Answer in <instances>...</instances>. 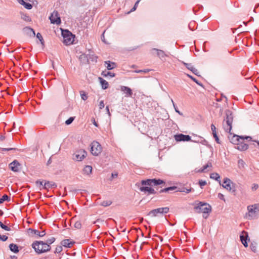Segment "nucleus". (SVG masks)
I'll return each mask as SVG.
<instances>
[{
    "mask_svg": "<svg viewBox=\"0 0 259 259\" xmlns=\"http://www.w3.org/2000/svg\"><path fill=\"white\" fill-rule=\"evenodd\" d=\"M196 141H197V140ZM198 141V142H200L202 143L203 145H206V143H207V141L204 139L202 140L201 141H199V140Z\"/></svg>",
    "mask_w": 259,
    "mask_h": 259,
    "instance_id": "61",
    "label": "nucleus"
},
{
    "mask_svg": "<svg viewBox=\"0 0 259 259\" xmlns=\"http://www.w3.org/2000/svg\"><path fill=\"white\" fill-rule=\"evenodd\" d=\"M74 244V242L70 241L69 239H65L61 241V244L66 247L70 248Z\"/></svg>",
    "mask_w": 259,
    "mask_h": 259,
    "instance_id": "19",
    "label": "nucleus"
},
{
    "mask_svg": "<svg viewBox=\"0 0 259 259\" xmlns=\"http://www.w3.org/2000/svg\"><path fill=\"white\" fill-rule=\"evenodd\" d=\"M249 217L254 218L259 213V203H256L253 205L247 206Z\"/></svg>",
    "mask_w": 259,
    "mask_h": 259,
    "instance_id": "5",
    "label": "nucleus"
},
{
    "mask_svg": "<svg viewBox=\"0 0 259 259\" xmlns=\"http://www.w3.org/2000/svg\"><path fill=\"white\" fill-rule=\"evenodd\" d=\"M240 240H241L242 243L243 244V245L245 247H247V246H248V243H247L248 236H247V234L245 233V235H243V234L241 235L240 236Z\"/></svg>",
    "mask_w": 259,
    "mask_h": 259,
    "instance_id": "24",
    "label": "nucleus"
},
{
    "mask_svg": "<svg viewBox=\"0 0 259 259\" xmlns=\"http://www.w3.org/2000/svg\"><path fill=\"white\" fill-rule=\"evenodd\" d=\"M62 251V246H57L56 248L55 253H59Z\"/></svg>",
    "mask_w": 259,
    "mask_h": 259,
    "instance_id": "42",
    "label": "nucleus"
},
{
    "mask_svg": "<svg viewBox=\"0 0 259 259\" xmlns=\"http://www.w3.org/2000/svg\"><path fill=\"white\" fill-rule=\"evenodd\" d=\"M159 213L161 214V209L160 208H158L157 209H153L151 210L149 213L148 215H151L152 217H156L157 214Z\"/></svg>",
    "mask_w": 259,
    "mask_h": 259,
    "instance_id": "25",
    "label": "nucleus"
},
{
    "mask_svg": "<svg viewBox=\"0 0 259 259\" xmlns=\"http://www.w3.org/2000/svg\"><path fill=\"white\" fill-rule=\"evenodd\" d=\"M194 209L198 213H208L211 211V206L208 204L200 202Z\"/></svg>",
    "mask_w": 259,
    "mask_h": 259,
    "instance_id": "3",
    "label": "nucleus"
},
{
    "mask_svg": "<svg viewBox=\"0 0 259 259\" xmlns=\"http://www.w3.org/2000/svg\"><path fill=\"white\" fill-rule=\"evenodd\" d=\"M228 138L229 139L231 143L236 145L239 142H240V140L244 141L245 139L250 141L252 139L251 137L250 136H239L237 135L228 136Z\"/></svg>",
    "mask_w": 259,
    "mask_h": 259,
    "instance_id": "4",
    "label": "nucleus"
},
{
    "mask_svg": "<svg viewBox=\"0 0 259 259\" xmlns=\"http://www.w3.org/2000/svg\"><path fill=\"white\" fill-rule=\"evenodd\" d=\"M74 119V117H70L69 119H68L67 120H66L65 124L67 125H69V124H71L73 122Z\"/></svg>",
    "mask_w": 259,
    "mask_h": 259,
    "instance_id": "40",
    "label": "nucleus"
},
{
    "mask_svg": "<svg viewBox=\"0 0 259 259\" xmlns=\"http://www.w3.org/2000/svg\"><path fill=\"white\" fill-rule=\"evenodd\" d=\"M164 182L161 179H146V180H142L141 183H137L136 186L139 189L141 192L148 194H155V190L149 187V186H152V184L154 186L159 185Z\"/></svg>",
    "mask_w": 259,
    "mask_h": 259,
    "instance_id": "1",
    "label": "nucleus"
},
{
    "mask_svg": "<svg viewBox=\"0 0 259 259\" xmlns=\"http://www.w3.org/2000/svg\"><path fill=\"white\" fill-rule=\"evenodd\" d=\"M258 188V185L256 184H253L252 186V190L255 191Z\"/></svg>",
    "mask_w": 259,
    "mask_h": 259,
    "instance_id": "55",
    "label": "nucleus"
},
{
    "mask_svg": "<svg viewBox=\"0 0 259 259\" xmlns=\"http://www.w3.org/2000/svg\"><path fill=\"white\" fill-rule=\"evenodd\" d=\"M228 190L234 194L235 191V187L234 184L231 182L230 179H228Z\"/></svg>",
    "mask_w": 259,
    "mask_h": 259,
    "instance_id": "23",
    "label": "nucleus"
},
{
    "mask_svg": "<svg viewBox=\"0 0 259 259\" xmlns=\"http://www.w3.org/2000/svg\"><path fill=\"white\" fill-rule=\"evenodd\" d=\"M5 139V136H4L3 135L0 136V141H3Z\"/></svg>",
    "mask_w": 259,
    "mask_h": 259,
    "instance_id": "64",
    "label": "nucleus"
},
{
    "mask_svg": "<svg viewBox=\"0 0 259 259\" xmlns=\"http://www.w3.org/2000/svg\"><path fill=\"white\" fill-rule=\"evenodd\" d=\"M211 128L212 131V134H214V133H216V131H215L216 128L213 124H212L211 125Z\"/></svg>",
    "mask_w": 259,
    "mask_h": 259,
    "instance_id": "58",
    "label": "nucleus"
},
{
    "mask_svg": "<svg viewBox=\"0 0 259 259\" xmlns=\"http://www.w3.org/2000/svg\"><path fill=\"white\" fill-rule=\"evenodd\" d=\"M194 74H195V75H197V76H200V75L199 74V71L198 70L195 68V67H193L192 68V71H191Z\"/></svg>",
    "mask_w": 259,
    "mask_h": 259,
    "instance_id": "49",
    "label": "nucleus"
},
{
    "mask_svg": "<svg viewBox=\"0 0 259 259\" xmlns=\"http://www.w3.org/2000/svg\"><path fill=\"white\" fill-rule=\"evenodd\" d=\"M188 76L192 79L194 81H195L197 84L199 85H202V84L199 82V81L194 77H193L191 75H188Z\"/></svg>",
    "mask_w": 259,
    "mask_h": 259,
    "instance_id": "46",
    "label": "nucleus"
},
{
    "mask_svg": "<svg viewBox=\"0 0 259 259\" xmlns=\"http://www.w3.org/2000/svg\"><path fill=\"white\" fill-rule=\"evenodd\" d=\"M91 151L93 155L98 156L102 152L100 144L97 141L93 142L91 144Z\"/></svg>",
    "mask_w": 259,
    "mask_h": 259,
    "instance_id": "6",
    "label": "nucleus"
},
{
    "mask_svg": "<svg viewBox=\"0 0 259 259\" xmlns=\"http://www.w3.org/2000/svg\"><path fill=\"white\" fill-rule=\"evenodd\" d=\"M87 153V152L82 149H80L79 150L77 151L73 155V159L75 160L76 161H81L86 156Z\"/></svg>",
    "mask_w": 259,
    "mask_h": 259,
    "instance_id": "9",
    "label": "nucleus"
},
{
    "mask_svg": "<svg viewBox=\"0 0 259 259\" xmlns=\"http://www.w3.org/2000/svg\"><path fill=\"white\" fill-rule=\"evenodd\" d=\"M170 191H176L177 192H178L179 191V188H178L176 186H171L165 188H164L163 189H161L159 192L162 193V192H168Z\"/></svg>",
    "mask_w": 259,
    "mask_h": 259,
    "instance_id": "20",
    "label": "nucleus"
},
{
    "mask_svg": "<svg viewBox=\"0 0 259 259\" xmlns=\"http://www.w3.org/2000/svg\"><path fill=\"white\" fill-rule=\"evenodd\" d=\"M8 237L6 235H3L1 236V240L3 241H6L8 239Z\"/></svg>",
    "mask_w": 259,
    "mask_h": 259,
    "instance_id": "59",
    "label": "nucleus"
},
{
    "mask_svg": "<svg viewBox=\"0 0 259 259\" xmlns=\"http://www.w3.org/2000/svg\"><path fill=\"white\" fill-rule=\"evenodd\" d=\"M51 22L53 24H59L61 23V19L57 11H54L50 16Z\"/></svg>",
    "mask_w": 259,
    "mask_h": 259,
    "instance_id": "10",
    "label": "nucleus"
},
{
    "mask_svg": "<svg viewBox=\"0 0 259 259\" xmlns=\"http://www.w3.org/2000/svg\"><path fill=\"white\" fill-rule=\"evenodd\" d=\"M112 204V201L110 200H105L102 202L101 205L103 206H108Z\"/></svg>",
    "mask_w": 259,
    "mask_h": 259,
    "instance_id": "34",
    "label": "nucleus"
},
{
    "mask_svg": "<svg viewBox=\"0 0 259 259\" xmlns=\"http://www.w3.org/2000/svg\"><path fill=\"white\" fill-rule=\"evenodd\" d=\"M171 101L172 103V104L175 108L176 112H177L178 113H179L180 115H182V113L178 109L177 107L176 106L172 99H171Z\"/></svg>",
    "mask_w": 259,
    "mask_h": 259,
    "instance_id": "48",
    "label": "nucleus"
},
{
    "mask_svg": "<svg viewBox=\"0 0 259 259\" xmlns=\"http://www.w3.org/2000/svg\"><path fill=\"white\" fill-rule=\"evenodd\" d=\"M121 91L123 92L124 94H126V96L131 97L133 94L132 90L127 87L121 86Z\"/></svg>",
    "mask_w": 259,
    "mask_h": 259,
    "instance_id": "17",
    "label": "nucleus"
},
{
    "mask_svg": "<svg viewBox=\"0 0 259 259\" xmlns=\"http://www.w3.org/2000/svg\"><path fill=\"white\" fill-rule=\"evenodd\" d=\"M117 176H118V174L117 172H112L111 174V176H112V178H114V177H117Z\"/></svg>",
    "mask_w": 259,
    "mask_h": 259,
    "instance_id": "62",
    "label": "nucleus"
},
{
    "mask_svg": "<svg viewBox=\"0 0 259 259\" xmlns=\"http://www.w3.org/2000/svg\"><path fill=\"white\" fill-rule=\"evenodd\" d=\"M31 246L37 254H41L48 252L51 249V246H49L42 241H35L33 242Z\"/></svg>",
    "mask_w": 259,
    "mask_h": 259,
    "instance_id": "2",
    "label": "nucleus"
},
{
    "mask_svg": "<svg viewBox=\"0 0 259 259\" xmlns=\"http://www.w3.org/2000/svg\"><path fill=\"white\" fill-rule=\"evenodd\" d=\"M140 1H141V0H138V1L136 2V3L135 4V5H134V7L131 9V12L135 11L136 10L137 8V7H138V4H139V3H140Z\"/></svg>",
    "mask_w": 259,
    "mask_h": 259,
    "instance_id": "44",
    "label": "nucleus"
},
{
    "mask_svg": "<svg viewBox=\"0 0 259 259\" xmlns=\"http://www.w3.org/2000/svg\"><path fill=\"white\" fill-rule=\"evenodd\" d=\"M55 240H56L55 238V237H51V238H50L48 239L46 241V242H45V243H46V244H47L49 246H50V245H51V244H52L53 243H54V242H55Z\"/></svg>",
    "mask_w": 259,
    "mask_h": 259,
    "instance_id": "35",
    "label": "nucleus"
},
{
    "mask_svg": "<svg viewBox=\"0 0 259 259\" xmlns=\"http://www.w3.org/2000/svg\"><path fill=\"white\" fill-rule=\"evenodd\" d=\"M222 186L224 188H227V179H223V184H222Z\"/></svg>",
    "mask_w": 259,
    "mask_h": 259,
    "instance_id": "60",
    "label": "nucleus"
},
{
    "mask_svg": "<svg viewBox=\"0 0 259 259\" xmlns=\"http://www.w3.org/2000/svg\"><path fill=\"white\" fill-rule=\"evenodd\" d=\"M212 167L211 163L210 162L207 163L203 167L198 170V172H206L211 170Z\"/></svg>",
    "mask_w": 259,
    "mask_h": 259,
    "instance_id": "18",
    "label": "nucleus"
},
{
    "mask_svg": "<svg viewBox=\"0 0 259 259\" xmlns=\"http://www.w3.org/2000/svg\"><path fill=\"white\" fill-rule=\"evenodd\" d=\"M250 249H251V250L252 251H253L254 252H255L256 251L257 247H256V245L255 244H254L253 243H251L250 246Z\"/></svg>",
    "mask_w": 259,
    "mask_h": 259,
    "instance_id": "43",
    "label": "nucleus"
},
{
    "mask_svg": "<svg viewBox=\"0 0 259 259\" xmlns=\"http://www.w3.org/2000/svg\"><path fill=\"white\" fill-rule=\"evenodd\" d=\"M0 227L6 231H10L11 229L10 227L5 225L1 221H0Z\"/></svg>",
    "mask_w": 259,
    "mask_h": 259,
    "instance_id": "38",
    "label": "nucleus"
},
{
    "mask_svg": "<svg viewBox=\"0 0 259 259\" xmlns=\"http://www.w3.org/2000/svg\"><path fill=\"white\" fill-rule=\"evenodd\" d=\"M36 37L39 39V40L40 41V43L41 45H44V41L42 38V36H41V34L40 33H37L36 34Z\"/></svg>",
    "mask_w": 259,
    "mask_h": 259,
    "instance_id": "37",
    "label": "nucleus"
},
{
    "mask_svg": "<svg viewBox=\"0 0 259 259\" xmlns=\"http://www.w3.org/2000/svg\"><path fill=\"white\" fill-rule=\"evenodd\" d=\"M199 184L200 186L202 188L203 186H205L206 184V182L205 181L201 180L199 181Z\"/></svg>",
    "mask_w": 259,
    "mask_h": 259,
    "instance_id": "52",
    "label": "nucleus"
},
{
    "mask_svg": "<svg viewBox=\"0 0 259 259\" xmlns=\"http://www.w3.org/2000/svg\"><path fill=\"white\" fill-rule=\"evenodd\" d=\"M62 36H63V42L67 45H70L74 41V36L68 30H65L62 32Z\"/></svg>",
    "mask_w": 259,
    "mask_h": 259,
    "instance_id": "7",
    "label": "nucleus"
},
{
    "mask_svg": "<svg viewBox=\"0 0 259 259\" xmlns=\"http://www.w3.org/2000/svg\"><path fill=\"white\" fill-rule=\"evenodd\" d=\"M2 151H18V150L16 148H2Z\"/></svg>",
    "mask_w": 259,
    "mask_h": 259,
    "instance_id": "45",
    "label": "nucleus"
},
{
    "mask_svg": "<svg viewBox=\"0 0 259 259\" xmlns=\"http://www.w3.org/2000/svg\"><path fill=\"white\" fill-rule=\"evenodd\" d=\"M19 3L28 10L32 8V5L31 4L26 3L24 0H19Z\"/></svg>",
    "mask_w": 259,
    "mask_h": 259,
    "instance_id": "28",
    "label": "nucleus"
},
{
    "mask_svg": "<svg viewBox=\"0 0 259 259\" xmlns=\"http://www.w3.org/2000/svg\"><path fill=\"white\" fill-rule=\"evenodd\" d=\"M213 137L215 138L216 142L217 143H219V139L217 135V133H214V134H213Z\"/></svg>",
    "mask_w": 259,
    "mask_h": 259,
    "instance_id": "57",
    "label": "nucleus"
},
{
    "mask_svg": "<svg viewBox=\"0 0 259 259\" xmlns=\"http://www.w3.org/2000/svg\"><path fill=\"white\" fill-rule=\"evenodd\" d=\"M105 65L108 70H112L116 67V64L114 62H111L110 61H107L105 62Z\"/></svg>",
    "mask_w": 259,
    "mask_h": 259,
    "instance_id": "22",
    "label": "nucleus"
},
{
    "mask_svg": "<svg viewBox=\"0 0 259 259\" xmlns=\"http://www.w3.org/2000/svg\"><path fill=\"white\" fill-rule=\"evenodd\" d=\"M243 141H244L240 140V142L235 146V148L242 151L246 150L248 148V145L244 143Z\"/></svg>",
    "mask_w": 259,
    "mask_h": 259,
    "instance_id": "14",
    "label": "nucleus"
},
{
    "mask_svg": "<svg viewBox=\"0 0 259 259\" xmlns=\"http://www.w3.org/2000/svg\"><path fill=\"white\" fill-rule=\"evenodd\" d=\"M104 33H105V31H104V32H103V33L102 34V36H101V39H102V40L103 41H104L105 43H106V41H105V37H104Z\"/></svg>",
    "mask_w": 259,
    "mask_h": 259,
    "instance_id": "63",
    "label": "nucleus"
},
{
    "mask_svg": "<svg viewBox=\"0 0 259 259\" xmlns=\"http://www.w3.org/2000/svg\"><path fill=\"white\" fill-rule=\"evenodd\" d=\"M193 189L192 188H182V189L179 188V192H185L186 193H189L191 192Z\"/></svg>",
    "mask_w": 259,
    "mask_h": 259,
    "instance_id": "33",
    "label": "nucleus"
},
{
    "mask_svg": "<svg viewBox=\"0 0 259 259\" xmlns=\"http://www.w3.org/2000/svg\"><path fill=\"white\" fill-rule=\"evenodd\" d=\"M99 78L100 79V83L102 85V89L104 90L107 89L108 88V82L101 77H99Z\"/></svg>",
    "mask_w": 259,
    "mask_h": 259,
    "instance_id": "29",
    "label": "nucleus"
},
{
    "mask_svg": "<svg viewBox=\"0 0 259 259\" xmlns=\"http://www.w3.org/2000/svg\"><path fill=\"white\" fill-rule=\"evenodd\" d=\"M149 70L148 69L137 70H135V72L136 73H141V72L147 73V72H149Z\"/></svg>",
    "mask_w": 259,
    "mask_h": 259,
    "instance_id": "53",
    "label": "nucleus"
},
{
    "mask_svg": "<svg viewBox=\"0 0 259 259\" xmlns=\"http://www.w3.org/2000/svg\"><path fill=\"white\" fill-rule=\"evenodd\" d=\"M218 197L221 199V200H223L224 201H225V197H224V195H223L222 194L219 193L218 195Z\"/></svg>",
    "mask_w": 259,
    "mask_h": 259,
    "instance_id": "54",
    "label": "nucleus"
},
{
    "mask_svg": "<svg viewBox=\"0 0 259 259\" xmlns=\"http://www.w3.org/2000/svg\"><path fill=\"white\" fill-rule=\"evenodd\" d=\"M9 248L10 250L14 253H18L19 251L18 246L16 244H10L9 245Z\"/></svg>",
    "mask_w": 259,
    "mask_h": 259,
    "instance_id": "26",
    "label": "nucleus"
},
{
    "mask_svg": "<svg viewBox=\"0 0 259 259\" xmlns=\"http://www.w3.org/2000/svg\"><path fill=\"white\" fill-rule=\"evenodd\" d=\"M209 178H220V176L218 174H211Z\"/></svg>",
    "mask_w": 259,
    "mask_h": 259,
    "instance_id": "50",
    "label": "nucleus"
},
{
    "mask_svg": "<svg viewBox=\"0 0 259 259\" xmlns=\"http://www.w3.org/2000/svg\"><path fill=\"white\" fill-rule=\"evenodd\" d=\"M74 226L76 229H80L81 227V224L80 222L77 221L75 223Z\"/></svg>",
    "mask_w": 259,
    "mask_h": 259,
    "instance_id": "41",
    "label": "nucleus"
},
{
    "mask_svg": "<svg viewBox=\"0 0 259 259\" xmlns=\"http://www.w3.org/2000/svg\"><path fill=\"white\" fill-rule=\"evenodd\" d=\"M29 231L31 233L36 235L38 236L39 237H43L46 235V232L45 230L42 231L41 232L37 230H34L32 229H29Z\"/></svg>",
    "mask_w": 259,
    "mask_h": 259,
    "instance_id": "21",
    "label": "nucleus"
},
{
    "mask_svg": "<svg viewBox=\"0 0 259 259\" xmlns=\"http://www.w3.org/2000/svg\"><path fill=\"white\" fill-rule=\"evenodd\" d=\"M56 187L57 185L55 182L45 180L44 184V189L49 190V189L54 188Z\"/></svg>",
    "mask_w": 259,
    "mask_h": 259,
    "instance_id": "13",
    "label": "nucleus"
},
{
    "mask_svg": "<svg viewBox=\"0 0 259 259\" xmlns=\"http://www.w3.org/2000/svg\"><path fill=\"white\" fill-rule=\"evenodd\" d=\"M80 96L81 99L84 101L88 99V96L87 94L83 91L80 92Z\"/></svg>",
    "mask_w": 259,
    "mask_h": 259,
    "instance_id": "39",
    "label": "nucleus"
},
{
    "mask_svg": "<svg viewBox=\"0 0 259 259\" xmlns=\"http://www.w3.org/2000/svg\"><path fill=\"white\" fill-rule=\"evenodd\" d=\"M152 50L157 52V55L158 57H159L160 59H162L167 56L164 52V51L162 50H158L155 48L153 49Z\"/></svg>",
    "mask_w": 259,
    "mask_h": 259,
    "instance_id": "27",
    "label": "nucleus"
},
{
    "mask_svg": "<svg viewBox=\"0 0 259 259\" xmlns=\"http://www.w3.org/2000/svg\"><path fill=\"white\" fill-rule=\"evenodd\" d=\"M234 117H235V112L228 110V126H229V131L227 132V133H229L230 136L232 135V133L231 132L232 129L231 124L233 122Z\"/></svg>",
    "mask_w": 259,
    "mask_h": 259,
    "instance_id": "11",
    "label": "nucleus"
},
{
    "mask_svg": "<svg viewBox=\"0 0 259 259\" xmlns=\"http://www.w3.org/2000/svg\"><path fill=\"white\" fill-rule=\"evenodd\" d=\"M175 139L177 142H188L191 141L193 142L198 143V141L191 140V138L189 135H184L183 134H177L174 136Z\"/></svg>",
    "mask_w": 259,
    "mask_h": 259,
    "instance_id": "8",
    "label": "nucleus"
},
{
    "mask_svg": "<svg viewBox=\"0 0 259 259\" xmlns=\"http://www.w3.org/2000/svg\"><path fill=\"white\" fill-rule=\"evenodd\" d=\"M45 180L44 179H37L34 183H35V186L39 190H41L44 189V184Z\"/></svg>",
    "mask_w": 259,
    "mask_h": 259,
    "instance_id": "16",
    "label": "nucleus"
},
{
    "mask_svg": "<svg viewBox=\"0 0 259 259\" xmlns=\"http://www.w3.org/2000/svg\"><path fill=\"white\" fill-rule=\"evenodd\" d=\"M185 66L190 70L192 71V68L194 67L191 64L186 63H183Z\"/></svg>",
    "mask_w": 259,
    "mask_h": 259,
    "instance_id": "47",
    "label": "nucleus"
},
{
    "mask_svg": "<svg viewBox=\"0 0 259 259\" xmlns=\"http://www.w3.org/2000/svg\"><path fill=\"white\" fill-rule=\"evenodd\" d=\"M23 32L30 37H34L35 35V33L34 30L31 28L29 27H25L23 29Z\"/></svg>",
    "mask_w": 259,
    "mask_h": 259,
    "instance_id": "15",
    "label": "nucleus"
},
{
    "mask_svg": "<svg viewBox=\"0 0 259 259\" xmlns=\"http://www.w3.org/2000/svg\"><path fill=\"white\" fill-rule=\"evenodd\" d=\"M92 167L90 165H87L85 166V167L83 169V171L84 173L87 174V175H89L92 172Z\"/></svg>",
    "mask_w": 259,
    "mask_h": 259,
    "instance_id": "32",
    "label": "nucleus"
},
{
    "mask_svg": "<svg viewBox=\"0 0 259 259\" xmlns=\"http://www.w3.org/2000/svg\"><path fill=\"white\" fill-rule=\"evenodd\" d=\"M102 75L105 77L109 76L112 77L115 76V73L111 72H109V71H103L102 72Z\"/></svg>",
    "mask_w": 259,
    "mask_h": 259,
    "instance_id": "31",
    "label": "nucleus"
},
{
    "mask_svg": "<svg viewBox=\"0 0 259 259\" xmlns=\"http://www.w3.org/2000/svg\"><path fill=\"white\" fill-rule=\"evenodd\" d=\"M244 164V162L242 160L240 159L238 160V165H239V167H243Z\"/></svg>",
    "mask_w": 259,
    "mask_h": 259,
    "instance_id": "51",
    "label": "nucleus"
},
{
    "mask_svg": "<svg viewBox=\"0 0 259 259\" xmlns=\"http://www.w3.org/2000/svg\"><path fill=\"white\" fill-rule=\"evenodd\" d=\"M104 106H105V104H104V101H101L100 102V104H99L100 109H102V108H103L104 107Z\"/></svg>",
    "mask_w": 259,
    "mask_h": 259,
    "instance_id": "56",
    "label": "nucleus"
},
{
    "mask_svg": "<svg viewBox=\"0 0 259 259\" xmlns=\"http://www.w3.org/2000/svg\"><path fill=\"white\" fill-rule=\"evenodd\" d=\"M160 208L161 209V214L167 213L169 211V208L167 207H160Z\"/></svg>",
    "mask_w": 259,
    "mask_h": 259,
    "instance_id": "36",
    "label": "nucleus"
},
{
    "mask_svg": "<svg viewBox=\"0 0 259 259\" xmlns=\"http://www.w3.org/2000/svg\"><path fill=\"white\" fill-rule=\"evenodd\" d=\"M11 200V198L6 194L4 195L2 198H0V204L3 203L4 201H7L9 202Z\"/></svg>",
    "mask_w": 259,
    "mask_h": 259,
    "instance_id": "30",
    "label": "nucleus"
},
{
    "mask_svg": "<svg viewBox=\"0 0 259 259\" xmlns=\"http://www.w3.org/2000/svg\"><path fill=\"white\" fill-rule=\"evenodd\" d=\"M10 168L14 171H18L21 168V164L17 160H14L9 164Z\"/></svg>",
    "mask_w": 259,
    "mask_h": 259,
    "instance_id": "12",
    "label": "nucleus"
}]
</instances>
